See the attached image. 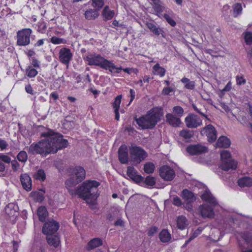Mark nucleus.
<instances>
[{"label": "nucleus", "instance_id": "11", "mask_svg": "<svg viewBox=\"0 0 252 252\" xmlns=\"http://www.w3.org/2000/svg\"><path fill=\"white\" fill-rule=\"evenodd\" d=\"M59 228V224L54 220L46 222L43 227L42 232L47 236L55 234Z\"/></svg>", "mask_w": 252, "mask_h": 252}, {"label": "nucleus", "instance_id": "54", "mask_svg": "<svg viewBox=\"0 0 252 252\" xmlns=\"http://www.w3.org/2000/svg\"><path fill=\"white\" fill-rule=\"evenodd\" d=\"M47 28L46 25L44 22H41L38 24V31L44 33L46 31Z\"/></svg>", "mask_w": 252, "mask_h": 252}, {"label": "nucleus", "instance_id": "44", "mask_svg": "<svg viewBox=\"0 0 252 252\" xmlns=\"http://www.w3.org/2000/svg\"><path fill=\"white\" fill-rule=\"evenodd\" d=\"M17 158L19 161L25 162L28 159L27 154L25 151H21L18 154Z\"/></svg>", "mask_w": 252, "mask_h": 252}, {"label": "nucleus", "instance_id": "4", "mask_svg": "<svg viewBox=\"0 0 252 252\" xmlns=\"http://www.w3.org/2000/svg\"><path fill=\"white\" fill-rule=\"evenodd\" d=\"M67 172L69 178L65 181V185L69 193H74L73 188L83 181L86 177V171L80 166L69 168Z\"/></svg>", "mask_w": 252, "mask_h": 252}, {"label": "nucleus", "instance_id": "32", "mask_svg": "<svg viewBox=\"0 0 252 252\" xmlns=\"http://www.w3.org/2000/svg\"><path fill=\"white\" fill-rule=\"evenodd\" d=\"M187 222V219L185 216H179L177 219V227L181 230L184 229L188 225Z\"/></svg>", "mask_w": 252, "mask_h": 252}, {"label": "nucleus", "instance_id": "31", "mask_svg": "<svg viewBox=\"0 0 252 252\" xmlns=\"http://www.w3.org/2000/svg\"><path fill=\"white\" fill-rule=\"evenodd\" d=\"M40 221L43 222L48 216V212L44 206H40L37 209V212Z\"/></svg>", "mask_w": 252, "mask_h": 252}, {"label": "nucleus", "instance_id": "48", "mask_svg": "<svg viewBox=\"0 0 252 252\" xmlns=\"http://www.w3.org/2000/svg\"><path fill=\"white\" fill-rule=\"evenodd\" d=\"M173 112L179 117L182 116L184 113V109L180 106H176L173 107Z\"/></svg>", "mask_w": 252, "mask_h": 252}, {"label": "nucleus", "instance_id": "53", "mask_svg": "<svg viewBox=\"0 0 252 252\" xmlns=\"http://www.w3.org/2000/svg\"><path fill=\"white\" fill-rule=\"evenodd\" d=\"M158 230V228L155 226H153L150 228L148 232V235L149 236H153L156 234Z\"/></svg>", "mask_w": 252, "mask_h": 252}, {"label": "nucleus", "instance_id": "1", "mask_svg": "<svg viewBox=\"0 0 252 252\" xmlns=\"http://www.w3.org/2000/svg\"><path fill=\"white\" fill-rule=\"evenodd\" d=\"M41 136L45 137V139L32 144L29 148V153L46 156L50 154L56 153L59 150L67 146L68 141L63 138V135L52 129H48L41 133Z\"/></svg>", "mask_w": 252, "mask_h": 252}, {"label": "nucleus", "instance_id": "15", "mask_svg": "<svg viewBox=\"0 0 252 252\" xmlns=\"http://www.w3.org/2000/svg\"><path fill=\"white\" fill-rule=\"evenodd\" d=\"M72 57V54L69 49L62 48L59 52V59L62 63L68 65Z\"/></svg>", "mask_w": 252, "mask_h": 252}, {"label": "nucleus", "instance_id": "58", "mask_svg": "<svg viewBox=\"0 0 252 252\" xmlns=\"http://www.w3.org/2000/svg\"><path fill=\"white\" fill-rule=\"evenodd\" d=\"M12 168L13 170L16 171L19 167V164L16 160H11Z\"/></svg>", "mask_w": 252, "mask_h": 252}, {"label": "nucleus", "instance_id": "2", "mask_svg": "<svg viewBox=\"0 0 252 252\" xmlns=\"http://www.w3.org/2000/svg\"><path fill=\"white\" fill-rule=\"evenodd\" d=\"M100 183L96 181L88 180L84 182L77 188H73L74 193H69L72 196L78 195L79 197L83 198L86 203L90 204L93 208L95 205V201L98 194L97 188Z\"/></svg>", "mask_w": 252, "mask_h": 252}, {"label": "nucleus", "instance_id": "33", "mask_svg": "<svg viewBox=\"0 0 252 252\" xmlns=\"http://www.w3.org/2000/svg\"><path fill=\"white\" fill-rule=\"evenodd\" d=\"M152 5L157 15L159 16V14L162 12L164 9V7L162 5V2L160 0H158L154 2Z\"/></svg>", "mask_w": 252, "mask_h": 252}, {"label": "nucleus", "instance_id": "29", "mask_svg": "<svg viewBox=\"0 0 252 252\" xmlns=\"http://www.w3.org/2000/svg\"><path fill=\"white\" fill-rule=\"evenodd\" d=\"M146 26L147 28L155 35L158 36L161 34L162 36H164L162 33L163 32L162 30L159 28H157L156 25L151 22H147Z\"/></svg>", "mask_w": 252, "mask_h": 252}, {"label": "nucleus", "instance_id": "46", "mask_svg": "<svg viewBox=\"0 0 252 252\" xmlns=\"http://www.w3.org/2000/svg\"><path fill=\"white\" fill-rule=\"evenodd\" d=\"M241 237L247 243H250L252 241V235L248 232H245L241 233Z\"/></svg>", "mask_w": 252, "mask_h": 252}, {"label": "nucleus", "instance_id": "6", "mask_svg": "<svg viewBox=\"0 0 252 252\" xmlns=\"http://www.w3.org/2000/svg\"><path fill=\"white\" fill-rule=\"evenodd\" d=\"M129 153L133 164H139L147 157V153L141 147L132 144L129 147Z\"/></svg>", "mask_w": 252, "mask_h": 252}, {"label": "nucleus", "instance_id": "42", "mask_svg": "<svg viewBox=\"0 0 252 252\" xmlns=\"http://www.w3.org/2000/svg\"><path fill=\"white\" fill-rule=\"evenodd\" d=\"M26 74L30 78L35 77L37 74V71L32 68L31 66H29L26 69Z\"/></svg>", "mask_w": 252, "mask_h": 252}, {"label": "nucleus", "instance_id": "47", "mask_svg": "<svg viewBox=\"0 0 252 252\" xmlns=\"http://www.w3.org/2000/svg\"><path fill=\"white\" fill-rule=\"evenodd\" d=\"M122 95H118L115 99V101L113 103V107L114 110H119L120 107V105L121 102Z\"/></svg>", "mask_w": 252, "mask_h": 252}, {"label": "nucleus", "instance_id": "28", "mask_svg": "<svg viewBox=\"0 0 252 252\" xmlns=\"http://www.w3.org/2000/svg\"><path fill=\"white\" fill-rule=\"evenodd\" d=\"M98 10L94 9H89L85 12V17L88 20H94L96 18L98 15Z\"/></svg>", "mask_w": 252, "mask_h": 252}, {"label": "nucleus", "instance_id": "56", "mask_svg": "<svg viewBox=\"0 0 252 252\" xmlns=\"http://www.w3.org/2000/svg\"><path fill=\"white\" fill-rule=\"evenodd\" d=\"M239 121L243 126H249L250 124H251L250 122H248L246 117H242L241 119L239 120Z\"/></svg>", "mask_w": 252, "mask_h": 252}, {"label": "nucleus", "instance_id": "27", "mask_svg": "<svg viewBox=\"0 0 252 252\" xmlns=\"http://www.w3.org/2000/svg\"><path fill=\"white\" fill-rule=\"evenodd\" d=\"M238 184L241 188L250 187L252 186V178L244 177L238 180Z\"/></svg>", "mask_w": 252, "mask_h": 252}, {"label": "nucleus", "instance_id": "26", "mask_svg": "<svg viewBox=\"0 0 252 252\" xmlns=\"http://www.w3.org/2000/svg\"><path fill=\"white\" fill-rule=\"evenodd\" d=\"M182 197L185 199V202H194L196 200L194 194L188 190L184 189L182 192Z\"/></svg>", "mask_w": 252, "mask_h": 252}, {"label": "nucleus", "instance_id": "10", "mask_svg": "<svg viewBox=\"0 0 252 252\" xmlns=\"http://www.w3.org/2000/svg\"><path fill=\"white\" fill-rule=\"evenodd\" d=\"M187 127L195 128L202 125V120L196 115L189 114L185 119Z\"/></svg>", "mask_w": 252, "mask_h": 252}, {"label": "nucleus", "instance_id": "35", "mask_svg": "<svg viewBox=\"0 0 252 252\" xmlns=\"http://www.w3.org/2000/svg\"><path fill=\"white\" fill-rule=\"evenodd\" d=\"M33 178L41 182H43L46 179V174L43 169H40L38 170L34 174Z\"/></svg>", "mask_w": 252, "mask_h": 252}, {"label": "nucleus", "instance_id": "43", "mask_svg": "<svg viewBox=\"0 0 252 252\" xmlns=\"http://www.w3.org/2000/svg\"><path fill=\"white\" fill-rule=\"evenodd\" d=\"M233 16L236 17L241 13L242 10V5L240 3H236L233 6Z\"/></svg>", "mask_w": 252, "mask_h": 252}, {"label": "nucleus", "instance_id": "61", "mask_svg": "<svg viewBox=\"0 0 252 252\" xmlns=\"http://www.w3.org/2000/svg\"><path fill=\"white\" fill-rule=\"evenodd\" d=\"M25 90L27 93L33 94V90L30 85H27L25 87Z\"/></svg>", "mask_w": 252, "mask_h": 252}, {"label": "nucleus", "instance_id": "25", "mask_svg": "<svg viewBox=\"0 0 252 252\" xmlns=\"http://www.w3.org/2000/svg\"><path fill=\"white\" fill-rule=\"evenodd\" d=\"M217 146L220 148H228L230 145V140L226 136H220L216 143Z\"/></svg>", "mask_w": 252, "mask_h": 252}, {"label": "nucleus", "instance_id": "24", "mask_svg": "<svg viewBox=\"0 0 252 252\" xmlns=\"http://www.w3.org/2000/svg\"><path fill=\"white\" fill-rule=\"evenodd\" d=\"M156 182V179L154 177L147 176L145 180L143 179V182L140 183L142 184L141 185L142 187L151 188L155 185Z\"/></svg>", "mask_w": 252, "mask_h": 252}, {"label": "nucleus", "instance_id": "60", "mask_svg": "<svg viewBox=\"0 0 252 252\" xmlns=\"http://www.w3.org/2000/svg\"><path fill=\"white\" fill-rule=\"evenodd\" d=\"M173 91V89L170 87L164 88L162 90V94L164 95H167Z\"/></svg>", "mask_w": 252, "mask_h": 252}, {"label": "nucleus", "instance_id": "14", "mask_svg": "<svg viewBox=\"0 0 252 252\" xmlns=\"http://www.w3.org/2000/svg\"><path fill=\"white\" fill-rule=\"evenodd\" d=\"M199 210L201 216L204 219H212L214 217V209L208 204H204L200 205L199 207Z\"/></svg>", "mask_w": 252, "mask_h": 252}, {"label": "nucleus", "instance_id": "21", "mask_svg": "<svg viewBox=\"0 0 252 252\" xmlns=\"http://www.w3.org/2000/svg\"><path fill=\"white\" fill-rule=\"evenodd\" d=\"M103 245L102 240L99 238H94L90 240L87 244L86 249L88 251L96 248Z\"/></svg>", "mask_w": 252, "mask_h": 252}, {"label": "nucleus", "instance_id": "30", "mask_svg": "<svg viewBox=\"0 0 252 252\" xmlns=\"http://www.w3.org/2000/svg\"><path fill=\"white\" fill-rule=\"evenodd\" d=\"M2 161L6 163H9L11 161V158L7 155L0 154V172H3L5 169V166Z\"/></svg>", "mask_w": 252, "mask_h": 252}, {"label": "nucleus", "instance_id": "7", "mask_svg": "<svg viewBox=\"0 0 252 252\" xmlns=\"http://www.w3.org/2000/svg\"><path fill=\"white\" fill-rule=\"evenodd\" d=\"M221 162L220 165V168L222 170H227V163H230L229 168H236L237 163L231 158L230 153L226 150L222 151L220 153Z\"/></svg>", "mask_w": 252, "mask_h": 252}, {"label": "nucleus", "instance_id": "36", "mask_svg": "<svg viewBox=\"0 0 252 252\" xmlns=\"http://www.w3.org/2000/svg\"><path fill=\"white\" fill-rule=\"evenodd\" d=\"M160 240L163 243L168 242L171 239L170 233L167 230H162L159 235Z\"/></svg>", "mask_w": 252, "mask_h": 252}, {"label": "nucleus", "instance_id": "8", "mask_svg": "<svg viewBox=\"0 0 252 252\" xmlns=\"http://www.w3.org/2000/svg\"><path fill=\"white\" fill-rule=\"evenodd\" d=\"M32 31L30 29H24L19 31L17 33V44L19 46H26L30 42V36Z\"/></svg>", "mask_w": 252, "mask_h": 252}, {"label": "nucleus", "instance_id": "57", "mask_svg": "<svg viewBox=\"0 0 252 252\" xmlns=\"http://www.w3.org/2000/svg\"><path fill=\"white\" fill-rule=\"evenodd\" d=\"M8 146V143L4 140L0 138V149L1 150L5 149Z\"/></svg>", "mask_w": 252, "mask_h": 252}, {"label": "nucleus", "instance_id": "9", "mask_svg": "<svg viewBox=\"0 0 252 252\" xmlns=\"http://www.w3.org/2000/svg\"><path fill=\"white\" fill-rule=\"evenodd\" d=\"M160 177L164 181H171L175 177V171L170 166L163 165L159 170Z\"/></svg>", "mask_w": 252, "mask_h": 252}, {"label": "nucleus", "instance_id": "39", "mask_svg": "<svg viewBox=\"0 0 252 252\" xmlns=\"http://www.w3.org/2000/svg\"><path fill=\"white\" fill-rule=\"evenodd\" d=\"M193 131L189 129H183L180 132V136L184 138L185 139H190L193 136Z\"/></svg>", "mask_w": 252, "mask_h": 252}, {"label": "nucleus", "instance_id": "62", "mask_svg": "<svg viewBox=\"0 0 252 252\" xmlns=\"http://www.w3.org/2000/svg\"><path fill=\"white\" fill-rule=\"evenodd\" d=\"M192 107L193 108V109L196 112H197L198 113H199V114H200L201 115H202V116H203L205 118H207V116L204 114V113L202 112V111H201L200 110H199L197 107L194 104L192 105Z\"/></svg>", "mask_w": 252, "mask_h": 252}, {"label": "nucleus", "instance_id": "59", "mask_svg": "<svg viewBox=\"0 0 252 252\" xmlns=\"http://www.w3.org/2000/svg\"><path fill=\"white\" fill-rule=\"evenodd\" d=\"M32 64L35 67L39 68V62L36 60L35 58H32Z\"/></svg>", "mask_w": 252, "mask_h": 252}, {"label": "nucleus", "instance_id": "34", "mask_svg": "<svg viewBox=\"0 0 252 252\" xmlns=\"http://www.w3.org/2000/svg\"><path fill=\"white\" fill-rule=\"evenodd\" d=\"M114 14L115 13L114 10H110L108 6L104 7L102 11V15L106 20H109L112 19L114 16Z\"/></svg>", "mask_w": 252, "mask_h": 252}, {"label": "nucleus", "instance_id": "51", "mask_svg": "<svg viewBox=\"0 0 252 252\" xmlns=\"http://www.w3.org/2000/svg\"><path fill=\"white\" fill-rule=\"evenodd\" d=\"M173 204L177 207L181 206L183 204L181 199L177 196H175L173 197Z\"/></svg>", "mask_w": 252, "mask_h": 252}, {"label": "nucleus", "instance_id": "19", "mask_svg": "<svg viewBox=\"0 0 252 252\" xmlns=\"http://www.w3.org/2000/svg\"><path fill=\"white\" fill-rule=\"evenodd\" d=\"M201 198L209 203L212 205L215 206L218 205L216 198L213 196L209 190H206L201 195Z\"/></svg>", "mask_w": 252, "mask_h": 252}, {"label": "nucleus", "instance_id": "38", "mask_svg": "<svg viewBox=\"0 0 252 252\" xmlns=\"http://www.w3.org/2000/svg\"><path fill=\"white\" fill-rule=\"evenodd\" d=\"M153 70L155 72L154 73L156 75H159L161 77L165 75V69L161 67L159 63H157L153 66Z\"/></svg>", "mask_w": 252, "mask_h": 252}, {"label": "nucleus", "instance_id": "52", "mask_svg": "<svg viewBox=\"0 0 252 252\" xmlns=\"http://www.w3.org/2000/svg\"><path fill=\"white\" fill-rule=\"evenodd\" d=\"M236 80L237 84L238 85L245 84L246 82V80L243 76H237L236 77Z\"/></svg>", "mask_w": 252, "mask_h": 252}, {"label": "nucleus", "instance_id": "12", "mask_svg": "<svg viewBox=\"0 0 252 252\" xmlns=\"http://www.w3.org/2000/svg\"><path fill=\"white\" fill-rule=\"evenodd\" d=\"M208 147L201 144H195L189 146L186 151L190 155H198L208 152Z\"/></svg>", "mask_w": 252, "mask_h": 252}, {"label": "nucleus", "instance_id": "45", "mask_svg": "<svg viewBox=\"0 0 252 252\" xmlns=\"http://www.w3.org/2000/svg\"><path fill=\"white\" fill-rule=\"evenodd\" d=\"M51 42L54 44H65L66 40L63 38L53 36L51 38Z\"/></svg>", "mask_w": 252, "mask_h": 252}, {"label": "nucleus", "instance_id": "50", "mask_svg": "<svg viewBox=\"0 0 252 252\" xmlns=\"http://www.w3.org/2000/svg\"><path fill=\"white\" fill-rule=\"evenodd\" d=\"M245 40L247 44H251L252 43V32H246L245 35Z\"/></svg>", "mask_w": 252, "mask_h": 252}, {"label": "nucleus", "instance_id": "41", "mask_svg": "<svg viewBox=\"0 0 252 252\" xmlns=\"http://www.w3.org/2000/svg\"><path fill=\"white\" fill-rule=\"evenodd\" d=\"M92 5L94 8L99 10L104 4V0H92Z\"/></svg>", "mask_w": 252, "mask_h": 252}, {"label": "nucleus", "instance_id": "20", "mask_svg": "<svg viewBox=\"0 0 252 252\" xmlns=\"http://www.w3.org/2000/svg\"><path fill=\"white\" fill-rule=\"evenodd\" d=\"M165 117L167 123L174 127L179 126L181 123L180 119L175 117L172 114L168 113L166 115Z\"/></svg>", "mask_w": 252, "mask_h": 252}, {"label": "nucleus", "instance_id": "55", "mask_svg": "<svg viewBox=\"0 0 252 252\" xmlns=\"http://www.w3.org/2000/svg\"><path fill=\"white\" fill-rule=\"evenodd\" d=\"M193 202H185L183 204L184 208L188 210L189 211H192L193 210L192 208V203Z\"/></svg>", "mask_w": 252, "mask_h": 252}, {"label": "nucleus", "instance_id": "22", "mask_svg": "<svg viewBox=\"0 0 252 252\" xmlns=\"http://www.w3.org/2000/svg\"><path fill=\"white\" fill-rule=\"evenodd\" d=\"M18 207L13 203H9L5 208L6 214L9 217L17 216Z\"/></svg>", "mask_w": 252, "mask_h": 252}, {"label": "nucleus", "instance_id": "23", "mask_svg": "<svg viewBox=\"0 0 252 252\" xmlns=\"http://www.w3.org/2000/svg\"><path fill=\"white\" fill-rule=\"evenodd\" d=\"M46 240L48 244L55 248H57L61 243L60 237L57 235H51L47 236Z\"/></svg>", "mask_w": 252, "mask_h": 252}, {"label": "nucleus", "instance_id": "13", "mask_svg": "<svg viewBox=\"0 0 252 252\" xmlns=\"http://www.w3.org/2000/svg\"><path fill=\"white\" fill-rule=\"evenodd\" d=\"M202 135H206L209 142H214L217 138V131L211 125H208L202 128L200 131Z\"/></svg>", "mask_w": 252, "mask_h": 252}, {"label": "nucleus", "instance_id": "5", "mask_svg": "<svg viewBox=\"0 0 252 252\" xmlns=\"http://www.w3.org/2000/svg\"><path fill=\"white\" fill-rule=\"evenodd\" d=\"M85 59L89 65L98 66L103 69H108L112 73H119L122 70L121 66L116 67L112 62L104 59L100 55L90 54Z\"/></svg>", "mask_w": 252, "mask_h": 252}, {"label": "nucleus", "instance_id": "64", "mask_svg": "<svg viewBox=\"0 0 252 252\" xmlns=\"http://www.w3.org/2000/svg\"><path fill=\"white\" fill-rule=\"evenodd\" d=\"M129 92H130V101H129V103H131L133 100V99H134L135 98V91L131 89H130V91H129Z\"/></svg>", "mask_w": 252, "mask_h": 252}, {"label": "nucleus", "instance_id": "3", "mask_svg": "<svg viewBox=\"0 0 252 252\" xmlns=\"http://www.w3.org/2000/svg\"><path fill=\"white\" fill-rule=\"evenodd\" d=\"M162 109L155 107L149 111L147 113L139 118H135L137 124L142 129H153L163 117Z\"/></svg>", "mask_w": 252, "mask_h": 252}, {"label": "nucleus", "instance_id": "16", "mask_svg": "<svg viewBox=\"0 0 252 252\" xmlns=\"http://www.w3.org/2000/svg\"><path fill=\"white\" fill-rule=\"evenodd\" d=\"M118 157L120 162L122 164L128 163V149L125 145H122L118 150Z\"/></svg>", "mask_w": 252, "mask_h": 252}, {"label": "nucleus", "instance_id": "18", "mask_svg": "<svg viewBox=\"0 0 252 252\" xmlns=\"http://www.w3.org/2000/svg\"><path fill=\"white\" fill-rule=\"evenodd\" d=\"M20 181L22 186L27 191H30L32 189V180L28 174H21Z\"/></svg>", "mask_w": 252, "mask_h": 252}, {"label": "nucleus", "instance_id": "17", "mask_svg": "<svg viewBox=\"0 0 252 252\" xmlns=\"http://www.w3.org/2000/svg\"><path fill=\"white\" fill-rule=\"evenodd\" d=\"M127 175L137 183L140 184L143 182L144 178L141 175H137V171L133 167L128 166L127 167Z\"/></svg>", "mask_w": 252, "mask_h": 252}, {"label": "nucleus", "instance_id": "63", "mask_svg": "<svg viewBox=\"0 0 252 252\" xmlns=\"http://www.w3.org/2000/svg\"><path fill=\"white\" fill-rule=\"evenodd\" d=\"M220 105L226 112L230 111V109L229 106L226 105L224 103L220 102Z\"/></svg>", "mask_w": 252, "mask_h": 252}, {"label": "nucleus", "instance_id": "37", "mask_svg": "<svg viewBox=\"0 0 252 252\" xmlns=\"http://www.w3.org/2000/svg\"><path fill=\"white\" fill-rule=\"evenodd\" d=\"M181 82L185 84V88L189 90H193L195 88L194 81L190 80L185 77L181 79Z\"/></svg>", "mask_w": 252, "mask_h": 252}, {"label": "nucleus", "instance_id": "40", "mask_svg": "<svg viewBox=\"0 0 252 252\" xmlns=\"http://www.w3.org/2000/svg\"><path fill=\"white\" fill-rule=\"evenodd\" d=\"M155 169V164L151 162H146L144 165V170L147 174L153 173Z\"/></svg>", "mask_w": 252, "mask_h": 252}, {"label": "nucleus", "instance_id": "49", "mask_svg": "<svg viewBox=\"0 0 252 252\" xmlns=\"http://www.w3.org/2000/svg\"><path fill=\"white\" fill-rule=\"evenodd\" d=\"M164 18L166 21L172 27H174L176 25V22L169 15L164 14L163 15Z\"/></svg>", "mask_w": 252, "mask_h": 252}]
</instances>
